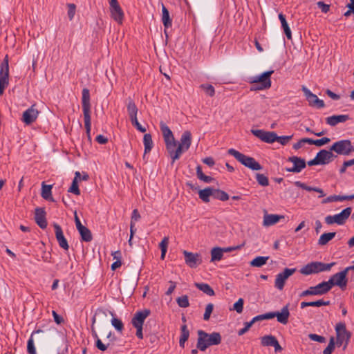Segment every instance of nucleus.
Returning <instances> with one entry per match:
<instances>
[{
	"label": "nucleus",
	"mask_w": 354,
	"mask_h": 354,
	"mask_svg": "<svg viewBox=\"0 0 354 354\" xmlns=\"http://www.w3.org/2000/svg\"><path fill=\"white\" fill-rule=\"evenodd\" d=\"M256 179H257V181L258 182V183L261 186L266 187L269 185L268 178L264 174H257Z\"/></svg>",
	"instance_id": "49"
},
{
	"label": "nucleus",
	"mask_w": 354,
	"mask_h": 354,
	"mask_svg": "<svg viewBox=\"0 0 354 354\" xmlns=\"http://www.w3.org/2000/svg\"><path fill=\"white\" fill-rule=\"evenodd\" d=\"M41 332H42V330L41 329H38V330H34L32 333V334L30 335V337H29L28 342H27V353L28 354H37L33 336L35 334L39 333Z\"/></svg>",
	"instance_id": "32"
},
{
	"label": "nucleus",
	"mask_w": 354,
	"mask_h": 354,
	"mask_svg": "<svg viewBox=\"0 0 354 354\" xmlns=\"http://www.w3.org/2000/svg\"><path fill=\"white\" fill-rule=\"evenodd\" d=\"M127 109L130 119L132 118L137 117L138 109L134 101L131 97H129L127 99Z\"/></svg>",
	"instance_id": "31"
},
{
	"label": "nucleus",
	"mask_w": 354,
	"mask_h": 354,
	"mask_svg": "<svg viewBox=\"0 0 354 354\" xmlns=\"http://www.w3.org/2000/svg\"><path fill=\"white\" fill-rule=\"evenodd\" d=\"M244 301L242 298H239L238 301L234 304L233 310H236L238 313H241L243 310Z\"/></svg>",
	"instance_id": "56"
},
{
	"label": "nucleus",
	"mask_w": 354,
	"mask_h": 354,
	"mask_svg": "<svg viewBox=\"0 0 354 354\" xmlns=\"http://www.w3.org/2000/svg\"><path fill=\"white\" fill-rule=\"evenodd\" d=\"M95 317L94 316L93 318V324H92L91 330H92V335L96 339L95 346L99 350H100L102 351H105L107 349L109 344H107V345L104 344L102 342V341L100 340V339L99 338V337L93 327V324H95Z\"/></svg>",
	"instance_id": "30"
},
{
	"label": "nucleus",
	"mask_w": 354,
	"mask_h": 354,
	"mask_svg": "<svg viewBox=\"0 0 354 354\" xmlns=\"http://www.w3.org/2000/svg\"><path fill=\"white\" fill-rule=\"evenodd\" d=\"M9 84V59L6 55L3 61L0 64V95L4 93L6 88Z\"/></svg>",
	"instance_id": "8"
},
{
	"label": "nucleus",
	"mask_w": 354,
	"mask_h": 354,
	"mask_svg": "<svg viewBox=\"0 0 354 354\" xmlns=\"http://www.w3.org/2000/svg\"><path fill=\"white\" fill-rule=\"evenodd\" d=\"M185 263L192 268H195L202 263V258L200 254L193 253L187 250L183 251Z\"/></svg>",
	"instance_id": "16"
},
{
	"label": "nucleus",
	"mask_w": 354,
	"mask_h": 354,
	"mask_svg": "<svg viewBox=\"0 0 354 354\" xmlns=\"http://www.w3.org/2000/svg\"><path fill=\"white\" fill-rule=\"evenodd\" d=\"M68 17L70 20H72L75 14L76 6L73 3H69L68 4Z\"/></svg>",
	"instance_id": "62"
},
{
	"label": "nucleus",
	"mask_w": 354,
	"mask_h": 354,
	"mask_svg": "<svg viewBox=\"0 0 354 354\" xmlns=\"http://www.w3.org/2000/svg\"><path fill=\"white\" fill-rule=\"evenodd\" d=\"M277 133L274 131H266L263 142L267 143H273L276 142Z\"/></svg>",
	"instance_id": "46"
},
{
	"label": "nucleus",
	"mask_w": 354,
	"mask_h": 354,
	"mask_svg": "<svg viewBox=\"0 0 354 354\" xmlns=\"http://www.w3.org/2000/svg\"><path fill=\"white\" fill-rule=\"evenodd\" d=\"M295 271V268H285L282 272H280L278 274H277L274 281V286L280 290H283L286 281L290 276L293 274Z\"/></svg>",
	"instance_id": "15"
},
{
	"label": "nucleus",
	"mask_w": 354,
	"mask_h": 354,
	"mask_svg": "<svg viewBox=\"0 0 354 354\" xmlns=\"http://www.w3.org/2000/svg\"><path fill=\"white\" fill-rule=\"evenodd\" d=\"M214 197L222 201L229 199V195L225 192L220 189H214Z\"/></svg>",
	"instance_id": "45"
},
{
	"label": "nucleus",
	"mask_w": 354,
	"mask_h": 354,
	"mask_svg": "<svg viewBox=\"0 0 354 354\" xmlns=\"http://www.w3.org/2000/svg\"><path fill=\"white\" fill-rule=\"evenodd\" d=\"M111 17L118 23L122 24L124 18V12L120 6L110 8Z\"/></svg>",
	"instance_id": "26"
},
{
	"label": "nucleus",
	"mask_w": 354,
	"mask_h": 354,
	"mask_svg": "<svg viewBox=\"0 0 354 354\" xmlns=\"http://www.w3.org/2000/svg\"><path fill=\"white\" fill-rule=\"evenodd\" d=\"M82 106L84 114V127L88 140H91V118L90 92L86 88L82 90Z\"/></svg>",
	"instance_id": "3"
},
{
	"label": "nucleus",
	"mask_w": 354,
	"mask_h": 354,
	"mask_svg": "<svg viewBox=\"0 0 354 354\" xmlns=\"http://www.w3.org/2000/svg\"><path fill=\"white\" fill-rule=\"evenodd\" d=\"M35 220L36 223L41 228L45 229L47 227V221L46 218V212L43 208H36L35 214Z\"/></svg>",
	"instance_id": "23"
},
{
	"label": "nucleus",
	"mask_w": 354,
	"mask_h": 354,
	"mask_svg": "<svg viewBox=\"0 0 354 354\" xmlns=\"http://www.w3.org/2000/svg\"><path fill=\"white\" fill-rule=\"evenodd\" d=\"M200 87L204 90L207 95L210 97H213L215 95V89L214 86L211 84H203L200 86Z\"/></svg>",
	"instance_id": "50"
},
{
	"label": "nucleus",
	"mask_w": 354,
	"mask_h": 354,
	"mask_svg": "<svg viewBox=\"0 0 354 354\" xmlns=\"http://www.w3.org/2000/svg\"><path fill=\"white\" fill-rule=\"evenodd\" d=\"M309 338L311 340H313V341H315V342H320V343L325 342V341H326V338L324 336H321V335H317V334H310L309 335Z\"/></svg>",
	"instance_id": "63"
},
{
	"label": "nucleus",
	"mask_w": 354,
	"mask_h": 354,
	"mask_svg": "<svg viewBox=\"0 0 354 354\" xmlns=\"http://www.w3.org/2000/svg\"><path fill=\"white\" fill-rule=\"evenodd\" d=\"M52 185H46L44 182L42 183L41 193V195L43 198L54 201L51 196Z\"/></svg>",
	"instance_id": "40"
},
{
	"label": "nucleus",
	"mask_w": 354,
	"mask_h": 354,
	"mask_svg": "<svg viewBox=\"0 0 354 354\" xmlns=\"http://www.w3.org/2000/svg\"><path fill=\"white\" fill-rule=\"evenodd\" d=\"M53 227L55 229V237L59 247L64 249V250H68L69 248V245L67 240L64 237L61 226L57 223H54Z\"/></svg>",
	"instance_id": "20"
},
{
	"label": "nucleus",
	"mask_w": 354,
	"mask_h": 354,
	"mask_svg": "<svg viewBox=\"0 0 354 354\" xmlns=\"http://www.w3.org/2000/svg\"><path fill=\"white\" fill-rule=\"evenodd\" d=\"M283 218H284L283 216L277 214H266L263 217V224L264 226H271L276 224Z\"/></svg>",
	"instance_id": "25"
},
{
	"label": "nucleus",
	"mask_w": 354,
	"mask_h": 354,
	"mask_svg": "<svg viewBox=\"0 0 354 354\" xmlns=\"http://www.w3.org/2000/svg\"><path fill=\"white\" fill-rule=\"evenodd\" d=\"M330 140L326 137L318 140H313L310 138L309 145H315L316 146L321 147L324 145L328 143Z\"/></svg>",
	"instance_id": "47"
},
{
	"label": "nucleus",
	"mask_w": 354,
	"mask_h": 354,
	"mask_svg": "<svg viewBox=\"0 0 354 354\" xmlns=\"http://www.w3.org/2000/svg\"><path fill=\"white\" fill-rule=\"evenodd\" d=\"M279 19L281 21V27L283 29L284 33L286 34L287 38L288 39H292L291 30L289 28V26L287 23L285 16L282 13L279 14Z\"/></svg>",
	"instance_id": "35"
},
{
	"label": "nucleus",
	"mask_w": 354,
	"mask_h": 354,
	"mask_svg": "<svg viewBox=\"0 0 354 354\" xmlns=\"http://www.w3.org/2000/svg\"><path fill=\"white\" fill-rule=\"evenodd\" d=\"M348 269L346 268L341 272L335 273L332 275L328 281H326L328 284L329 291L331 290L333 286H337L341 290H344L347 286L348 279L347 274Z\"/></svg>",
	"instance_id": "7"
},
{
	"label": "nucleus",
	"mask_w": 354,
	"mask_h": 354,
	"mask_svg": "<svg viewBox=\"0 0 354 354\" xmlns=\"http://www.w3.org/2000/svg\"><path fill=\"white\" fill-rule=\"evenodd\" d=\"M274 71H269L263 73L260 75L250 77L248 82L250 84H258L261 85V88H269L271 86L270 76Z\"/></svg>",
	"instance_id": "12"
},
{
	"label": "nucleus",
	"mask_w": 354,
	"mask_h": 354,
	"mask_svg": "<svg viewBox=\"0 0 354 354\" xmlns=\"http://www.w3.org/2000/svg\"><path fill=\"white\" fill-rule=\"evenodd\" d=\"M330 151L340 155H349L354 151V147L349 140H342L335 142L330 148Z\"/></svg>",
	"instance_id": "9"
},
{
	"label": "nucleus",
	"mask_w": 354,
	"mask_h": 354,
	"mask_svg": "<svg viewBox=\"0 0 354 354\" xmlns=\"http://www.w3.org/2000/svg\"><path fill=\"white\" fill-rule=\"evenodd\" d=\"M329 292L328 284L326 281H322L315 286H311L308 289L303 291L300 297H304L308 295H323Z\"/></svg>",
	"instance_id": "13"
},
{
	"label": "nucleus",
	"mask_w": 354,
	"mask_h": 354,
	"mask_svg": "<svg viewBox=\"0 0 354 354\" xmlns=\"http://www.w3.org/2000/svg\"><path fill=\"white\" fill-rule=\"evenodd\" d=\"M270 315H271L270 319L277 317V321L279 323L282 324H286L288 322V317L290 316L288 306L286 305L283 306L281 312H270Z\"/></svg>",
	"instance_id": "22"
},
{
	"label": "nucleus",
	"mask_w": 354,
	"mask_h": 354,
	"mask_svg": "<svg viewBox=\"0 0 354 354\" xmlns=\"http://www.w3.org/2000/svg\"><path fill=\"white\" fill-rule=\"evenodd\" d=\"M195 286L201 291H202L203 293L209 296H214L215 295L214 290L207 283H196Z\"/></svg>",
	"instance_id": "38"
},
{
	"label": "nucleus",
	"mask_w": 354,
	"mask_h": 354,
	"mask_svg": "<svg viewBox=\"0 0 354 354\" xmlns=\"http://www.w3.org/2000/svg\"><path fill=\"white\" fill-rule=\"evenodd\" d=\"M39 114V111L36 109L35 104H32L23 113L21 121L26 125H30L37 120Z\"/></svg>",
	"instance_id": "17"
},
{
	"label": "nucleus",
	"mask_w": 354,
	"mask_h": 354,
	"mask_svg": "<svg viewBox=\"0 0 354 354\" xmlns=\"http://www.w3.org/2000/svg\"><path fill=\"white\" fill-rule=\"evenodd\" d=\"M316 157L319 165H326L331 162L336 156L330 150L322 149L317 153Z\"/></svg>",
	"instance_id": "21"
},
{
	"label": "nucleus",
	"mask_w": 354,
	"mask_h": 354,
	"mask_svg": "<svg viewBox=\"0 0 354 354\" xmlns=\"http://www.w3.org/2000/svg\"><path fill=\"white\" fill-rule=\"evenodd\" d=\"M335 264V262L324 263L320 261H313L302 267L300 272L304 275H310L321 272L329 271Z\"/></svg>",
	"instance_id": "5"
},
{
	"label": "nucleus",
	"mask_w": 354,
	"mask_h": 354,
	"mask_svg": "<svg viewBox=\"0 0 354 354\" xmlns=\"http://www.w3.org/2000/svg\"><path fill=\"white\" fill-rule=\"evenodd\" d=\"M111 324L118 331H122L124 328L122 322L120 319L115 317H113V319H111Z\"/></svg>",
	"instance_id": "53"
},
{
	"label": "nucleus",
	"mask_w": 354,
	"mask_h": 354,
	"mask_svg": "<svg viewBox=\"0 0 354 354\" xmlns=\"http://www.w3.org/2000/svg\"><path fill=\"white\" fill-rule=\"evenodd\" d=\"M143 143H144V146H145V151H144V156H145V154L150 152V151L151 150V149L153 148V142L152 137H151V134L146 133L144 135Z\"/></svg>",
	"instance_id": "37"
},
{
	"label": "nucleus",
	"mask_w": 354,
	"mask_h": 354,
	"mask_svg": "<svg viewBox=\"0 0 354 354\" xmlns=\"http://www.w3.org/2000/svg\"><path fill=\"white\" fill-rule=\"evenodd\" d=\"M336 232H328L322 234L318 240L317 244L319 245H325L333 238H335Z\"/></svg>",
	"instance_id": "39"
},
{
	"label": "nucleus",
	"mask_w": 354,
	"mask_h": 354,
	"mask_svg": "<svg viewBox=\"0 0 354 354\" xmlns=\"http://www.w3.org/2000/svg\"><path fill=\"white\" fill-rule=\"evenodd\" d=\"M132 124L140 132L145 133L146 131V129L139 123L137 117L132 118L130 119Z\"/></svg>",
	"instance_id": "59"
},
{
	"label": "nucleus",
	"mask_w": 354,
	"mask_h": 354,
	"mask_svg": "<svg viewBox=\"0 0 354 354\" xmlns=\"http://www.w3.org/2000/svg\"><path fill=\"white\" fill-rule=\"evenodd\" d=\"M336 344L337 346L343 345V350H345L348 344L351 333L346 329L344 322H339L335 326Z\"/></svg>",
	"instance_id": "6"
},
{
	"label": "nucleus",
	"mask_w": 354,
	"mask_h": 354,
	"mask_svg": "<svg viewBox=\"0 0 354 354\" xmlns=\"http://www.w3.org/2000/svg\"><path fill=\"white\" fill-rule=\"evenodd\" d=\"M168 245H169V237L165 236L162 239V241L159 244V247H160V248L161 250L160 258L162 260L165 257V254H166V252H167Z\"/></svg>",
	"instance_id": "44"
},
{
	"label": "nucleus",
	"mask_w": 354,
	"mask_h": 354,
	"mask_svg": "<svg viewBox=\"0 0 354 354\" xmlns=\"http://www.w3.org/2000/svg\"><path fill=\"white\" fill-rule=\"evenodd\" d=\"M348 119V115H334L326 118V122L328 125L334 127L338 123L345 122Z\"/></svg>",
	"instance_id": "24"
},
{
	"label": "nucleus",
	"mask_w": 354,
	"mask_h": 354,
	"mask_svg": "<svg viewBox=\"0 0 354 354\" xmlns=\"http://www.w3.org/2000/svg\"><path fill=\"white\" fill-rule=\"evenodd\" d=\"M354 199V194L349 196L332 195L323 200L322 203H328L335 201H351Z\"/></svg>",
	"instance_id": "29"
},
{
	"label": "nucleus",
	"mask_w": 354,
	"mask_h": 354,
	"mask_svg": "<svg viewBox=\"0 0 354 354\" xmlns=\"http://www.w3.org/2000/svg\"><path fill=\"white\" fill-rule=\"evenodd\" d=\"M162 21L165 27V32L166 33V29L170 28L172 25V20L170 18L168 10L163 3H162Z\"/></svg>",
	"instance_id": "28"
},
{
	"label": "nucleus",
	"mask_w": 354,
	"mask_h": 354,
	"mask_svg": "<svg viewBox=\"0 0 354 354\" xmlns=\"http://www.w3.org/2000/svg\"><path fill=\"white\" fill-rule=\"evenodd\" d=\"M198 340L196 348L205 351L209 346L218 345L221 342V336L219 333H207L202 330H198Z\"/></svg>",
	"instance_id": "1"
},
{
	"label": "nucleus",
	"mask_w": 354,
	"mask_h": 354,
	"mask_svg": "<svg viewBox=\"0 0 354 354\" xmlns=\"http://www.w3.org/2000/svg\"><path fill=\"white\" fill-rule=\"evenodd\" d=\"M310 138H304L299 140L297 143H295L293 145V149L295 150H298L299 149L301 148L303 145L306 143L309 144Z\"/></svg>",
	"instance_id": "61"
},
{
	"label": "nucleus",
	"mask_w": 354,
	"mask_h": 354,
	"mask_svg": "<svg viewBox=\"0 0 354 354\" xmlns=\"http://www.w3.org/2000/svg\"><path fill=\"white\" fill-rule=\"evenodd\" d=\"M277 339L272 335H265L261 337V344L263 346H273Z\"/></svg>",
	"instance_id": "42"
},
{
	"label": "nucleus",
	"mask_w": 354,
	"mask_h": 354,
	"mask_svg": "<svg viewBox=\"0 0 354 354\" xmlns=\"http://www.w3.org/2000/svg\"><path fill=\"white\" fill-rule=\"evenodd\" d=\"M295 185L298 187H300L303 189H305L308 192H316L317 193H319L320 195L319 196V198H322V197H324L326 194L324 193V191L323 189H322L321 188H319V187H311V186H308L306 184H305L304 183H302L301 181H295L294 183Z\"/></svg>",
	"instance_id": "27"
},
{
	"label": "nucleus",
	"mask_w": 354,
	"mask_h": 354,
	"mask_svg": "<svg viewBox=\"0 0 354 354\" xmlns=\"http://www.w3.org/2000/svg\"><path fill=\"white\" fill-rule=\"evenodd\" d=\"M191 144L192 134L190 131H185L183 133L178 146L176 145V147H173L172 150L168 151L172 160L171 162L174 163L176 160H178L181 154L189 149Z\"/></svg>",
	"instance_id": "2"
},
{
	"label": "nucleus",
	"mask_w": 354,
	"mask_h": 354,
	"mask_svg": "<svg viewBox=\"0 0 354 354\" xmlns=\"http://www.w3.org/2000/svg\"><path fill=\"white\" fill-rule=\"evenodd\" d=\"M288 161L293 164L292 167L286 169V171H289V172L299 173L306 166L305 160L300 157H297V156L289 157Z\"/></svg>",
	"instance_id": "18"
},
{
	"label": "nucleus",
	"mask_w": 354,
	"mask_h": 354,
	"mask_svg": "<svg viewBox=\"0 0 354 354\" xmlns=\"http://www.w3.org/2000/svg\"><path fill=\"white\" fill-rule=\"evenodd\" d=\"M301 91L304 92V96L306 97L309 106L319 109L324 107V102L322 100L319 99L317 96L313 93L306 86H302Z\"/></svg>",
	"instance_id": "14"
},
{
	"label": "nucleus",
	"mask_w": 354,
	"mask_h": 354,
	"mask_svg": "<svg viewBox=\"0 0 354 354\" xmlns=\"http://www.w3.org/2000/svg\"><path fill=\"white\" fill-rule=\"evenodd\" d=\"M317 5L319 8L321 9L322 12L324 13H327L330 10V6L326 4L324 1H318Z\"/></svg>",
	"instance_id": "64"
},
{
	"label": "nucleus",
	"mask_w": 354,
	"mask_h": 354,
	"mask_svg": "<svg viewBox=\"0 0 354 354\" xmlns=\"http://www.w3.org/2000/svg\"><path fill=\"white\" fill-rule=\"evenodd\" d=\"M211 261H219L223 259V252L222 250V248L215 247L211 250Z\"/></svg>",
	"instance_id": "36"
},
{
	"label": "nucleus",
	"mask_w": 354,
	"mask_h": 354,
	"mask_svg": "<svg viewBox=\"0 0 354 354\" xmlns=\"http://www.w3.org/2000/svg\"><path fill=\"white\" fill-rule=\"evenodd\" d=\"M352 212L351 207H346L343 209L340 213L335 214V215H328L325 218V222L328 225H332L333 223H337V225H344L346 220L350 216Z\"/></svg>",
	"instance_id": "10"
},
{
	"label": "nucleus",
	"mask_w": 354,
	"mask_h": 354,
	"mask_svg": "<svg viewBox=\"0 0 354 354\" xmlns=\"http://www.w3.org/2000/svg\"><path fill=\"white\" fill-rule=\"evenodd\" d=\"M266 131L261 130V129H252L251 133L258 138H259L261 140H264V137L266 135Z\"/></svg>",
	"instance_id": "60"
},
{
	"label": "nucleus",
	"mask_w": 354,
	"mask_h": 354,
	"mask_svg": "<svg viewBox=\"0 0 354 354\" xmlns=\"http://www.w3.org/2000/svg\"><path fill=\"white\" fill-rule=\"evenodd\" d=\"M189 337V331L186 324H183L180 328V339L187 341Z\"/></svg>",
	"instance_id": "52"
},
{
	"label": "nucleus",
	"mask_w": 354,
	"mask_h": 354,
	"mask_svg": "<svg viewBox=\"0 0 354 354\" xmlns=\"http://www.w3.org/2000/svg\"><path fill=\"white\" fill-rule=\"evenodd\" d=\"M270 316H271V315H270V312H269V313L259 315H257V316L253 317L250 322H252V324H254L257 322L262 321L264 319H270Z\"/></svg>",
	"instance_id": "55"
},
{
	"label": "nucleus",
	"mask_w": 354,
	"mask_h": 354,
	"mask_svg": "<svg viewBox=\"0 0 354 354\" xmlns=\"http://www.w3.org/2000/svg\"><path fill=\"white\" fill-rule=\"evenodd\" d=\"M213 309L214 305L212 304L209 303L206 306L205 313L203 315L204 320L207 321L209 319Z\"/></svg>",
	"instance_id": "54"
},
{
	"label": "nucleus",
	"mask_w": 354,
	"mask_h": 354,
	"mask_svg": "<svg viewBox=\"0 0 354 354\" xmlns=\"http://www.w3.org/2000/svg\"><path fill=\"white\" fill-rule=\"evenodd\" d=\"M160 129L162 133L167 151L172 150L173 147H176L177 142L174 138V134L169 127L163 121L160 122Z\"/></svg>",
	"instance_id": "11"
},
{
	"label": "nucleus",
	"mask_w": 354,
	"mask_h": 354,
	"mask_svg": "<svg viewBox=\"0 0 354 354\" xmlns=\"http://www.w3.org/2000/svg\"><path fill=\"white\" fill-rule=\"evenodd\" d=\"M77 230L80 234L82 241H86V242L91 241L93 237H92L91 232L88 228L84 226Z\"/></svg>",
	"instance_id": "41"
},
{
	"label": "nucleus",
	"mask_w": 354,
	"mask_h": 354,
	"mask_svg": "<svg viewBox=\"0 0 354 354\" xmlns=\"http://www.w3.org/2000/svg\"><path fill=\"white\" fill-rule=\"evenodd\" d=\"M199 198L205 203L209 201V196H214V189L211 187H207L203 189H201L198 192Z\"/></svg>",
	"instance_id": "34"
},
{
	"label": "nucleus",
	"mask_w": 354,
	"mask_h": 354,
	"mask_svg": "<svg viewBox=\"0 0 354 354\" xmlns=\"http://www.w3.org/2000/svg\"><path fill=\"white\" fill-rule=\"evenodd\" d=\"M80 178V173L79 171H76L71 186L69 187L68 190V192L73 193L77 196L80 194V190L78 187V181Z\"/></svg>",
	"instance_id": "33"
},
{
	"label": "nucleus",
	"mask_w": 354,
	"mask_h": 354,
	"mask_svg": "<svg viewBox=\"0 0 354 354\" xmlns=\"http://www.w3.org/2000/svg\"><path fill=\"white\" fill-rule=\"evenodd\" d=\"M227 153L234 156L239 162H240L245 167L253 171H259L262 169V166L256 160L250 156H247L243 153L236 151L234 149H230Z\"/></svg>",
	"instance_id": "4"
},
{
	"label": "nucleus",
	"mask_w": 354,
	"mask_h": 354,
	"mask_svg": "<svg viewBox=\"0 0 354 354\" xmlns=\"http://www.w3.org/2000/svg\"><path fill=\"white\" fill-rule=\"evenodd\" d=\"M292 136H278L277 135V139L276 141L279 142L282 145H286L292 138Z\"/></svg>",
	"instance_id": "58"
},
{
	"label": "nucleus",
	"mask_w": 354,
	"mask_h": 354,
	"mask_svg": "<svg viewBox=\"0 0 354 354\" xmlns=\"http://www.w3.org/2000/svg\"><path fill=\"white\" fill-rule=\"evenodd\" d=\"M268 259V257H257L250 262V266L260 268L266 263Z\"/></svg>",
	"instance_id": "43"
},
{
	"label": "nucleus",
	"mask_w": 354,
	"mask_h": 354,
	"mask_svg": "<svg viewBox=\"0 0 354 354\" xmlns=\"http://www.w3.org/2000/svg\"><path fill=\"white\" fill-rule=\"evenodd\" d=\"M335 344L334 337H331L330 338L328 345L323 351V354H331L335 349Z\"/></svg>",
	"instance_id": "51"
},
{
	"label": "nucleus",
	"mask_w": 354,
	"mask_h": 354,
	"mask_svg": "<svg viewBox=\"0 0 354 354\" xmlns=\"http://www.w3.org/2000/svg\"><path fill=\"white\" fill-rule=\"evenodd\" d=\"M310 306L312 307H320L322 306H328L330 305V301H324L323 299H319L315 301H309Z\"/></svg>",
	"instance_id": "57"
},
{
	"label": "nucleus",
	"mask_w": 354,
	"mask_h": 354,
	"mask_svg": "<svg viewBox=\"0 0 354 354\" xmlns=\"http://www.w3.org/2000/svg\"><path fill=\"white\" fill-rule=\"evenodd\" d=\"M151 311L149 309L137 311L131 319V324L134 327L142 326L146 318L150 315Z\"/></svg>",
	"instance_id": "19"
},
{
	"label": "nucleus",
	"mask_w": 354,
	"mask_h": 354,
	"mask_svg": "<svg viewBox=\"0 0 354 354\" xmlns=\"http://www.w3.org/2000/svg\"><path fill=\"white\" fill-rule=\"evenodd\" d=\"M178 305L181 308H187L189 306L188 297L187 295H183L176 299Z\"/></svg>",
	"instance_id": "48"
}]
</instances>
